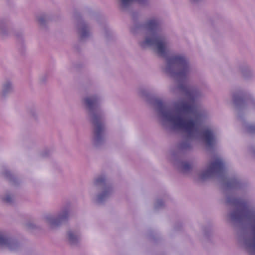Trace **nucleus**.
I'll list each match as a JSON object with an SVG mask.
<instances>
[{
    "mask_svg": "<svg viewBox=\"0 0 255 255\" xmlns=\"http://www.w3.org/2000/svg\"><path fill=\"white\" fill-rule=\"evenodd\" d=\"M157 105L163 117L172 123L175 128L184 129L190 135L194 130H196V124L193 120L185 121L179 114L184 113L186 114L195 115L197 109L193 103L181 102L177 104L175 107L177 113L176 114L172 110H167L161 100L157 101Z\"/></svg>",
    "mask_w": 255,
    "mask_h": 255,
    "instance_id": "nucleus-1",
    "label": "nucleus"
},
{
    "mask_svg": "<svg viewBox=\"0 0 255 255\" xmlns=\"http://www.w3.org/2000/svg\"><path fill=\"white\" fill-rule=\"evenodd\" d=\"M158 26L159 23L156 20H149L146 24V27L152 33V35L151 37H147L140 44L142 47L155 45L158 54L164 57L168 52L167 42L164 37L155 35V32L158 29Z\"/></svg>",
    "mask_w": 255,
    "mask_h": 255,
    "instance_id": "nucleus-2",
    "label": "nucleus"
},
{
    "mask_svg": "<svg viewBox=\"0 0 255 255\" xmlns=\"http://www.w3.org/2000/svg\"><path fill=\"white\" fill-rule=\"evenodd\" d=\"M225 171V166L222 160L216 158L212 162L208 168L201 174L202 179H206L213 176L215 173L221 174Z\"/></svg>",
    "mask_w": 255,
    "mask_h": 255,
    "instance_id": "nucleus-3",
    "label": "nucleus"
},
{
    "mask_svg": "<svg viewBox=\"0 0 255 255\" xmlns=\"http://www.w3.org/2000/svg\"><path fill=\"white\" fill-rule=\"evenodd\" d=\"M167 62L170 67L176 65L181 69V70L177 73L178 76L182 78L186 75L188 71V66L187 61L184 56L181 55L172 56L168 59Z\"/></svg>",
    "mask_w": 255,
    "mask_h": 255,
    "instance_id": "nucleus-4",
    "label": "nucleus"
},
{
    "mask_svg": "<svg viewBox=\"0 0 255 255\" xmlns=\"http://www.w3.org/2000/svg\"><path fill=\"white\" fill-rule=\"evenodd\" d=\"M235 204H239L243 205V208L241 209H237L234 211L231 214V218L234 220H242L246 218H249L250 216L248 211L247 210L246 204L245 203H239L237 201H233Z\"/></svg>",
    "mask_w": 255,
    "mask_h": 255,
    "instance_id": "nucleus-5",
    "label": "nucleus"
},
{
    "mask_svg": "<svg viewBox=\"0 0 255 255\" xmlns=\"http://www.w3.org/2000/svg\"><path fill=\"white\" fill-rule=\"evenodd\" d=\"M93 124L95 126V137L98 140L102 137L104 129L101 117L98 115H94L93 118Z\"/></svg>",
    "mask_w": 255,
    "mask_h": 255,
    "instance_id": "nucleus-6",
    "label": "nucleus"
},
{
    "mask_svg": "<svg viewBox=\"0 0 255 255\" xmlns=\"http://www.w3.org/2000/svg\"><path fill=\"white\" fill-rule=\"evenodd\" d=\"M203 138L208 146H212L215 143L212 132L209 129H205L203 132Z\"/></svg>",
    "mask_w": 255,
    "mask_h": 255,
    "instance_id": "nucleus-7",
    "label": "nucleus"
},
{
    "mask_svg": "<svg viewBox=\"0 0 255 255\" xmlns=\"http://www.w3.org/2000/svg\"><path fill=\"white\" fill-rule=\"evenodd\" d=\"M85 103L88 108L92 109L97 104L98 99L94 96L88 97L85 99Z\"/></svg>",
    "mask_w": 255,
    "mask_h": 255,
    "instance_id": "nucleus-8",
    "label": "nucleus"
},
{
    "mask_svg": "<svg viewBox=\"0 0 255 255\" xmlns=\"http://www.w3.org/2000/svg\"><path fill=\"white\" fill-rule=\"evenodd\" d=\"M11 240L10 239L4 237L2 235H0V245H6L10 249L11 248Z\"/></svg>",
    "mask_w": 255,
    "mask_h": 255,
    "instance_id": "nucleus-9",
    "label": "nucleus"
},
{
    "mask_svg": "<svg viewBox=\"0 0 255 255\" xmlns=\"http://www.w3.org/2000/svg\"><path fill=\"white\" fill-rule=\"evenodd\" d=\"M68 239L71 243H74L78 240V237L74 233L69 232L68 233Z\"/></svg>",
    "mask_w": 255,
    "mask_h": 255,
    "instance_id": "nucleus-10",
    "label": "nucleus"
},
{
    "mask_svg": "<svg viewBox=\"0 0 255 255\" xmlns=\"http://www.w3.org/2000/svg\"><path fill=\"white\" fill-rule=\"evenodd\" d=\"M191 168V165L189 162H183L182 163V169L184 171L189 170Z\"/></svg>",
    "mask_w": 255,
    "mask_h": 255,
    "instance_id": "nucleus-11",
    "label": "nucleus"
},
{
    "mask_svg": "<svg viewBox=\"0 0 255 255\" xmlns=\"http://www.w3.org/2000/svg\"><path fill=\"white\" fill-rule=\"evenodd\" d=\"M105 181V178L103 176H101V177H98L96 180V184H100L101 183H103Z\"/></svg>",
    "mask_w": 255,
    "mask_h": 255,
    "instance_id": "nucleus-12",
    "label": "nucleus"
},
{
    "mask_svg": "<svg viewBox=\"0 0 255 255\" xmlns=\"http://www.w3.org/2000/svg\"><path fill=\"white\" fill-rule=\"evenodd\" d=\"M11 200V198L9 195L6 196L3 198V201L6 203H9Z\"/></svg>",
    "mask_w": 255,
    "mask_h": 255,
    "instance_id": "nucleus-13",
    "label": "nucleus"
},
{
    "mask_svg": "<svg viewBox=\"0 0 255 255\" xmlns=\"http://www.w3.org/2000/svg\"><path fill=\"white\" fill-rule=\"evenodd\" d=\"M107 195V193H104L99 196V200H102L104 199L105 196H106Z\"/></svg>",
    "mask_w": 255,
    "mask_h": 255,
    "instance_id": "nucleus-14",
    "label": "nucleus"
},
{
    "mask_svg": "<svg viewBox=\"0 0 255 255\" xmlns=\"http://www.w3.org/2000/svg\"><path fill=\"white\" fill-rule=\"evenodd\" d=\"M9 87H10V84H7L4 86V89L7 90L8 89V88Z\"/></svg>",
    "mask_w": 255,
    "mask_h": 255,
    "instance_id": "nucleus-15",
    "label": "nucleus"
},
{
    "mask_svg": "<svg viewBox=\"0 0 255 255\" xmlns=\"http://www.w3.org/2000/svg\"><path fill=\"white\" fill-rule=\"evenodd\" d=\"M86 33L87 32L86 31V30H84L83 34H82V36H85L86 35Z\"/></svg>",
    "mask_w": 255,
    "mask_h": 255,
    "instance_id": "nucleus-16",
    "label": "nucleus"
},
{
    "mask_svg": "<svg viewBox=\"0 0 255 255\" xmlns=\"http://www.w3.org/2000/svg\"><path fill=\"white\" fill-rule=\"evenodd\" d=\"M64 217V216H62L61 217H60V219L63 218Z\"/></svg>",
    "mask_w": 255,
    "mask_h": 255,
    "instance_id": "nucleus-17",
    "label": "nucleus"
},
{
    "mask_svg": "<svg viewBox=\"0 0 255 255\" xmlns=\"http://www.w3.org/2000/svg\"><path fill=\"white\" fill-rule=\"evenodd\" d=\"M52 223H56V222L55 221H52Z\"/></svg>",
    "mask_w": 255,
    "mask_h": 255,
    "instance_id": "nucleus-18",
    "label": "nucleus"
},
{
    "mask_svg": "<svg viewBox=\"0 0 255 255\" xmlns=\"http://www.w3.org/2000/svg\"><path fill=\"white\" fill-rule=\"evenodd\" d=\"M254 129L255 130V129Z\"/></svg>",
    "mask_w": 255,
    "mask_h": 255,
    "instance_id": "nucleus-19",
    "label": "nucleus"
}]
</instances>
